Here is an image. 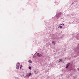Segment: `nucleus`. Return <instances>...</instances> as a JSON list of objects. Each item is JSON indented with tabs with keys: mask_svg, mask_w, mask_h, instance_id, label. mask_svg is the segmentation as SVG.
Instances as JSON below:
<instances>
[{
	"mask_svg": "<svg viewBox=\"0 0 79 79\" xmlns=\"http://www.w3.org/2000/svg\"><path fill=\"white\" fill-rule=\"evenodd\" d=\"M37 55H38V56H39V57H40L41 56H42V55H41V54H40L39 53H38Z\"/></svg>",
	"mask_w": 79,
	"mask_h": 79,
	"instance_id": "nucleus-3",
	"label": "nucleus"
},
{
	"mask_svg": "<svg viewBox=\"0 0 79 79\" xmlns=\"http://www.w3.org/2000/svg\"><path fill=\"white\" fill-rule=\"evenodd\" d=\"M60 28V29H61L62 28V26H59V27H58V28Z\"/></svg>",
	"mask_w": 79,
	"mask_h": 79,
	"instance_id": "nucleus-5",
	"label": "nucleus"
},
{
	"mask_svg": "<svg viewBox=\"0 0 79 79\" xmlns=\"http://www.w3.org/2000/svg\"><path fill=\"white\" fill-rule=\"evenodd\" d=\"M60 25H62V24H61Z\"/></svg>",
	"mask_w": 79,
	"mask_h": 79,
	"instance_id": "nucleus-12",
	"label": "nucleus"
},
{
	"mask_svg": "<svg viewBox=\"0 0 79 79\" xmlns=\"http://www.w3.org/2000/svg\"><path fill=\"white\" fill-rule=\"evenodd\" d=\"M59 13H60V15H61V12H60Z\"/></svg>",
	"mask_w": 79,
	"mask_h": 79,
	"instance_id": "nucleus-11",
	"label": "nucleus"
},
{
	"mask_svg": "<svg viewBox=\"0 0 79 79\" xmlns=\"http://www.w3.org/2000/svg\"><path fill=\"white\" fill-rule=\"evenodd\" d=\"M70 64V63H68V64H67V65L66 66V68H68V66H69Z\"/></svg>",
	"mask_w": 79,
	"mask_h": 79,
	"instance_id": "nucleus-2",
	"label": "nucleus"
},
{
	"mask_svg": "<svg viewBox=\"0 0 79 79\" xmlns=\"http://www.w3.org/2000/svg\"><path fill=\"white\" fill-rule=\"evenodd\" d=\"M31 74H32V73H27V76L29 77L31 75Z\"/></svg>",
	"mask_w": 79,
	"mask_h": 79,
	"instance_id": "nucleus-1",
	"label": "nucleus"
},
{
	"mask_svg": "<svg viewBox=\"0 0 79 79\" xmlns=\"http://www.w3.org/2000/svg\"><path fill=\"white\" fill-rule=\"evenodd\" d=\"M73 3H72V4H71V5H73Z\"/></svg>",
	"mask_w": 79,
	"mask_h": 79,
	"instance_id": "nucleus-13",
	"label": "nucleus"
},
{
	"mask_svg": "<svg viewBox=\"0 0 79 79\" xmlns=\"http://www.w3.org/2000/svg\"><path fill=\"white\" fill-rule=\"evenodd\" d=\"M28 68L29 69H31H31H32V68H31V66H29Z\"/></svg>",
	"mask_w": 79,
	"mask_h": 79,
	"instance_id": "nucleus-8",
	"label": "nucleus"
},
{
	"mask_svg": "<svg viewBox=\"0 0 79 79\" xmlns=\"http://www.w3.org/2000/svg\"><path fill=\"white\" fill-rule=\"evenodd\" d=\"M20 66V69H21V68H23V65H21Z\"/></svg>",
	"mask_w": 79,
	"mask_h": 79,
	"instance_id": "nucleus-9",
	"label": "nucleus"
},
{
	"mask_svg": "<svg viewBox=\"0 0 79 79\" xmlns=\"http://www.w3.org/2000/svg\"><path fill=\"white\" fill-rule=\"evenodd\" d=\"M63 25H64V23H63Z\"/></svg>",
	"mask_w": 79,
	"mask_h": 79,
	"instance_id": "nucleus-14",
	"label": "nucleus"
},
{
	"mask_svg": "<svg viewBox=\"0 0 79 79\" xmlns=\"http://www.w3.org/2000/svg\"><path fill=\"white\" fill-rule=\"evenodd\" d=\"M16 69H19V66H17Z\"/></svg>",
	"mask_w": 79,
	"mask_h": 79,
	"instance_id": "nucleus-6",
	"label": "nucleus"
},
{
	"mask_svg": "<svg viewBox=\"0 0 79 79\" xmlns=\"http://www.w3.org/2000/svg\"><path fill=\"white\" fill-rule=\"evenodd\" d=\"M28 62L29 63H32V61H31V60H29L28 61Z\"/></svg>",
	"mask_w": 79,
	"mask_h": 79,
	"instance_id": "nucleus-4",
	"label": "nucleus"
},
{
	"mask_svg": "<svg viewBox=\"0 0 79 79\" xmlns=\"http://www.w3.org/2000/svg\"><path fill=\"white\" fill-rule=\"evenodd\" d=\"M60 60L59 62H61V61H62L61 59H60Z\"/></svg>",
	"mask_w": 79,
	"mask_h": 79,
	"instance_id": "nucleus-10",
	"label": "nucleus"
},
{
	"mask_svg": "<svg viewBox=\"0 0 79 79\" xmlns=\"http://www.w3.org/2000/svg\"><path fill=\"white\" fill-rule=\"evenodd\" d=\"M19 63H18L17 64V66H19Z\"/></svg>",
	"mask_w": 79,
	"mask_h": 79,
	"instance_id": "nucleus-7",
	"label": "nucleus"
}]
</instances>
